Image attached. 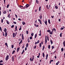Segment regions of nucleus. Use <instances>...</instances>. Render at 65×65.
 Segmentation results:
<instances>
[{"label": "nucleus", "instance_id": "obj_1", "mask_svg": "<svg viewBox=\"0 0 65 65\" xmlns=\"http://www.w3.org/2000/svg\"><path fill=\"white\" fill-rule=\"evenodd\" d=\"M34 56H32V59L31 58H30V61L31 62H32V61H33V60H34Z\"/></svg>", "mask_w": 65, "mask_h": 65}, {"label": "nucleus", "instance_id": "obj_2", "mask_svg": "<svg viewBox=\"0 0 65 65\" xmlns=\"http://www.w3.org/2000/svg\"><path fill=\"white\" fill-rule=\"evenodd\" d=\"M42 14H41V13L40 14L39 16V17L40 19L41 20L42 19Z\"/></svg>", "mask_w": 65, "mask_h": 65}, {"label": "nucleus", "instance_id": "obj_3", "mask_svg": "<svg viewBox=\"0 0 65 65\" xmlns=\"http://www.w3.org/2000/svg\"><path fill=\"white\" fill-rule=\"evenodd\" d=\"M17 34H15V33H13V38H14L15 36H16L17 35Z\"/></svg>", "mask_w": 65, "mask_h": 65}, {"label": "nucleus", "instance_id": "obj_4", "mask_svg": "<svg viewBox=\"0 0 65 65\" xmlns=\"http://www.w3.org/2000/svg\"><path fill=\"white\" fill-rule=\"evenodd\" d=\"M11 59L12 61L13 62H14V56H12L11 58Z\"/></svg>", "mask_w": 65, "mask_h": 65}, {"label": "nucleus", "instance_id": "obj_5", "mask_svg": "<svg viewBox=\"0 0 65 65\" xmlns=\"http://www.w3.org/2000/svg\"><path fill=\"white\" fill-rule=\"evenodd\" d=\"M9 58V56L8 55H7L6 58V61H7L8 60V59Z\"/></svg>", "mask_w": 65, "mask_h": 65}, {"label": "nucleus", "instance_id": "obj_6", "mask_svg": "<svg viewBox=\"0 0 65 65\" xmlns=\"http://www.w3.org/2000/svg\"><path fill=\"white\" fill-rule=\"evenodd\" d=\"M46 43H47V39L46 38V36H45V44H46Z\"/></svg>", "mask_w": 65, "mask_h": 65}, {"label": "nucleus", "instance_id": "obj_7", "mask_svg": "<svg viewBox=\"0 0 65 65\" xmlns=\"http://www.w3.org/2000/svg\"><path fill=\"white\" fill-rule=\"evenodd\" d=\"M38 21L39 22H40V24H41V25H42V22H41V20L40 19H38Z\"/></svg>", "mask_w": 65, "mask_h": 65}, {"label": "nucleus", "instance_id": "obj_8", "mask_svg": "<svg viewBox=\"0 0 65 65\" xmlns=\"http://www.w3.org/2000/svg\"><path fill=\"white\" fill-rule=\"evenodd\" d=\"M56 29H55V28H53L52 29V32H53V31H54V32H56Z\"/></svg>", "mask_w": 65, "mask_h": 65}, {"label": "nucleus", "instance_id": "obj_9", "mask_svg": "<svg viewBox=\"0 0 65 65\" xmlns=\"http://www.w3.org/2000/svg\"><path fill=\"white\" fill-rule=\"evenodd\" d=\"M44 23L46 25V26H47V20H46V21H45Z\"/></svg>", "mask_w": 65, "mask_h": 65}, {"label": "nucleus", "instance_id": "obj_10", "mask_svg": "<svg viewBox=\"0 0 65 65\" xmlns=\"http://www.w3.org/2000/svg\"><path fill=\"white\" fill-rule=\"evenodd\" d=\"M39 42H40V41H39V40H38L37 42H35V44H37V43H39Z\"/></svg>", "mask_w": 65, "mask_h": 65}, {"label": "nucleus", "instance_id": "obj_11", "mask_svg": "<svg viewBox=\"0 0 65 65\" xmlns=\"http://www.w3.org/2000/svg\"><path fill=\"white\" fill-rule=\"evenodd\" d=\"M41 35V30H40V34L39 35V36H40Z\"/></svg>", "mask_w": 65, "mask_h": 65}, {"label": "nucleus", "instance_id": "obj_12", "mask_svg": "<svg viewBox=\"0 0 65 65\" xmlns=\"http://www.w3.org/2000/svg\"><path fill=\"white\" fill-rule=\"evenodd\" d=\"M37 33H36L35 35V38H36L37 37Z\"/></svg>", "mask_w": 65, "mask_h": 65}, {"label": "nucleus", "instance_id": "obj_13", "mask_svg": "<svg viewBox=\"0 0 65 65\" xmlns=\"http://www.w3.org/2000/svg\"><path fill=\"white\" fill-rule=\"evenodd\" d=\"M4 31L5 32V33L7 31V29L6 28H5L4 30Z\"/></svg>", "mask_w": 65, "mask_h": 65}, {"label": "nucleus", "instance_id": "obj_14", "mask_svg": "<svg viewBox=\"0 0 65 65\" xmlns=\"http://www.w3.org/2000/svg\"><path fill=\"white\" fill-rule=\"evenodd\" d=\"M46 7L47 9H50V8H49V7H48V5H46Z\"/></svg>", "mask_w": 65, "mask_h": 65}, {"label": "nucleus", "instance_id": "obj_15", "mask_svg": "<svg viewBox=\"0 0 65 65\" xmlns=\"http://www.w3.org/2000/svg\"><path fill=\"white\" fill-rule=\"evenodd\" d=\"M22 39L24 40V35H23V34H22Z\"/></svg>", "mask_w": 65, "mask_h": 65}, {"label": "nucleus", "instance_id": "obj_16", "mask_svg": "<svg viewBox=\"0 0 65 65\" xmlns=\"http://www.w3.org/2000/svg\"><path fill=\"white\" fill-rule=\"evenodd\" d=\"M48 22L49 24H51V21H50V19H48Z\"/></svg>", "mask_w": 65, "mask_h": 65}, {"label": "nucleus", "instance_id": "obj_17", "mask_svg": "<svg viewBox=\"0 0 65 65\" xmlns=\"http://www.w3.org/2000/svg\"><path fill=\"white\" fill-rule=\"evenodd\" d=\"M25 6H26V7H27H27H29V5L28 4H27Z\"/></svg>", "mask_w": 65, "mask_h": 65}, {"label": "nucleus", "instance_id": "obj_18", "mask_svg": "<svg viewBox=\"0 0 65 65\" xmlns=\"http://www.w3.org/2000/svg\"><path fill=\"white\" fill-rule=\"evenodd\" d=\"M27 40L28 41V42H30V39L29 38V37H28Z\"/></svg>", "mask_w": 65, "mask_h": 65}, {"label": "nucleus", "instance_id": "obj_19", "mask_svg": "<svg viewBox=\"0 0 65 65\" xmlns=\"http://www.w3.org/2000/svg\"><path fill=\"white\" fill-rule=\"evenodd\" d=\"M19 50H20V48H19V47H18L17 49V52H18L19 51Z\"/></svg>", "mask_w": 65, "mask_h": 65}, {"label": "nucleus", "instance_id": "obj_20", "mask_svg": "<svg viewBox=\"0 0 65 65\" xmlns=\"http://www.w3.org/2000/svg\"><path fill=\"white\" fill-rule=\"evenodd\" d=\"M53 32L52 31H51L50 32H49L50 34H51V35H52L53 34Z\"/></svg>", "mask_w": 65, "mask_h": 65}, {"label": "nucleus", "instance_id": "obj_21", "mask_svg": "<svg viewBox=\"0 0 65 65\" xmlns=\"http://www.w3.org/2000/svg\"><path fill=\"white\" fill-rule=\"evenodd\" d=\"M7 17L8 18H10V13L9 14Z\"/></svg>", "mask_w": 65, "mask_h": 65}, {"label": "nucleus", "instance_id": "obj_22", "mask_svg": "<svg viewBox=\"0 0 65 65\" xmlns=\"http://www.w3.org/2000/svg\"><path fill=\"white\" fill-rule=\"evenodd\" d=\"M59 63H60V61H58V62L56 63V65H58V64H59Z\"/></svg>", "mask_w": 65, "mask_h": 65}, {"label": "nucleus", "instance_id": "obj_23", "mask_svg": "<svg viewBox=\"0 0 65 65\" xmlns=\"http://www.w3.org/2000/svg\"><path fill=\"white\" fill-rule=\"evenodd\" d=\"M36 3L37 4H38L39 3V1H38L37 0H36Z\"/></svg>", "mask_w": 65, "mask_h": 65}, {"label": "nucleus", "instance_id": "obj_24", "mask_svg": "<svg viewBox=\"0 0 65 65\" xmlns=\"http://www.w3.org/2000/svg\"><path fill=\"white\" fill-rule=\"evenodd\" d=\"M5 33V36H6H6H7V33L6 32Z\"/></svg>", "mask_w": 65, "mask_h": 65}, {"label": "nucleus", "instance_id": "obj_25", "mask_svg": "<svg viewBox=\"0 0 65 65\" xmlns=\"http://www.w3.org/2000/svg\"><path fill=\"white\" fill-rule=\"evenodd\" d=\"M22 24L23 25H26V23H25V22H22Z\"/></svg>", "mask_w": 65, "mask_h": 65}, {"label": "nucleus", "instance_id": "obj_26", "mask_svg": "<svg viewBox=\"0 0 65 65\" xmlns=\"http://www.w3.org/2000/svg\"><path fill=\"white\" fill-rule=\"evenodd\" d=\"M42 56H43V58H44V56H45V55H44V53H43Z\"/></svg>", "mask_w": 65, "mask_h": 65}, {"label": "nucleus", "instance_id": "obj_27", "mask_svg": "<svg viewBox=\"0 0 65 65\" xmlns=\"http://www.w3.org/2000/svg\"><path fill=\"white\" fill-rule=\"evenodd\" d=\"M28 45H29V44H28V43H27L26 45V47L27 48L28 47Z\"/></svg>", "mask_w": 65, "mask_h": 65}, {"label": "nucleus", "instance_id": "obj_28", "mask_svg": "<svg viewBox=\"0 0 65 65\" xmlns=\"http://www.w3.org/2000/svg\"><path fill=\"white\" fill-rule=\"evenodd\" d=\"M6 21H7L6 22L7 24H8L9 25V21H8V20H6Z\"/></svg>", "mask_w": 65, "mask_h": 65}, {"label": "nucleus", "instance_id": "obj_29", "mask_svg": "<svg viewBox=\"0 0 65 65\" xmlns=\"http://www.w3.org/2000/svg\"><path fill=\"white\" fill-rule=\"evenodd\" d=\"M25 8H27V7H26V6L24 7L23 8V9H25Z\"/></svg>", "mask_w": 65, "mask_h": 65}, {"label": "nucleus", "instance_id": "obj_30", "mask_svg": "<svg viewBox=\"0 0 65 65\" xmlns=\"http://www.w3.org/2000/svg\"><path fill=\"white\" fill-rule=\"evenodd\" d=\"M39 46L40 48H41V43H39Z\"/></svg>", "mask_w": 65, "mask_h": 65}, {"label": "nucleus", "instance_id": "obj_31", "mask_svg": "<svg viewBox=\"0 0 65 65\" xmlns=\"http://www.w3.org/2000/svg\"><path fill=\"white\" fill-rule=\"evenodd\" d=\"M4 14H6V11H4L3 12Z\"/></svg>", "mask_w": 65, "mask_h": 65}, {"label": "nucleus", "instance_id": "obj_32", "mask_svg": "<svg viewBox=\"0 0 65 65\" xmlns=\"http://www.w3.org/2000/svg\"><path fill=\"white\" fill-rule=\"evenodd\" d=\"M64 51V49H63V48H61V52H63V51Z\"/></svg>", "mask_w": 65, "mask_h": 65}, {"label": "nucleus", "instance_id": "obj_33", "mask_svg": "<svg viewBox=\"0 0 65 65\" xmlns=\"http://www.w3.org/2000/svg\"><path fill=\"white\" fill-rule=\"evenodd\" d=\"M63 45L64 46H65V41H64L63 42Z\"/></svg>", "mask_w": 65, "mask_h": 65}, {"label": "nucleus", "instance_id": "obj_34", "mask_svg": "<svg viewBox=\"0 0 65 65\" xmlns=\"http://www.w3.org/2000/svg\"><path fill=\"white\" fill-rule=\"evenodd\" d=\"M41 6H40V7H39V11H40V10H41Z\"/></svg>", "mask_w": 65, "mask_h": 65}, {"label": "nucleus", "instance_id": "obj_35", "mask_svg": "<svg viewBox=\"0 0 65 65\" xmlns=\"http://www.w3.org/2000/svg\"><path fill=\"white\" fill-rule=\"evenodd\" d=\"M52 50H53V49H54V48H55V47L54 46H52Z\"/></svg>", "mask_w": 65, "mask_h": 65}, {"label": "nucleus", "instance_id": "obj_36", "mask_svg": "<svg viewBox=\"0 0 65 65\" xmlns=\"http://www.w3.org/2000/svg\"><path fill=\"white\" fill-rule=\"evenodd\" d=\"M55 7L56 9H58V7L57 6H55Z\"/></svg>", "mask_w": 65, "mask_h": 65}, {"label": "nucleus", "instance_id": "obj_37", "mask_svg": "<svg viewBox=\"0 0 65 65\" xmlns=\"http://www.w3.org/2000/svg\"><path fill=\"white\" fill-rule=\"evenodd\" d=\"M34 25L36 27H38V25H36V24H35Z\"/></svg>", "mask_w": 65, "mask_h": 65}, {"label": "nucleus", "instance_id": "obj_38", "mask_svg": "<svg viewBox=\"0 0 65 65\" xmlns=\"http://www.w3.org/2000/svg\"><path fill=\"white\" fill-rule=\"evenodd\" d=\"M45 47L44 46H43V48L42 49V51H43V50H44V49Z\"/></svg>", "mask_w": 65, "mask_h": 65}, {"label": "nucleus", "instance_id": "obj_39", "mask_svg": "<svg viewBox=\"0 0 65 65\" xmlns=\"http://www.w3.org/2000/svg\"><path fill=\"white\" fill-rule=\"evenodd\" d=\"M51 31L50 30H47V32H49V33H50Z\"/></svg>", "mask_w": 65, "mask_h": 65}, {"label": "nucleus", "instance_id": "obj_40", "mask_svg": "<svg viewBox=\"0 0 65 65\" xmlns=\"http://www.w3.org/2000/svg\"><path fill=\"white\" fill-rule=\"evenodd\" d=\"M15 50H14L13 51V52H12V54H14V53H15Z\"/></svg>", "mask_w": 65, "mask_h": 65}, {"label": "nucleus", "instance_id": "obj_41", "mask_svg": "<svg viewBox=\"0 0 65 65\" xmlns=\"http://www.w3.org/2000/svg\"><path fill=\"white\" fill-rule=\"evenodd\" d=\"M26 34H28V33H29V31L28 30H26Z\"/></svg>", "mask_w": 65, "mask_h": 65}, {"label": "nucleus", "instance_id": "obj_42", "mask_svg": "<svg viewBox=\"0 0 65 65\" xmlns=\"http://www.w3.org/2000/svg\"><path fill=\"white\" fill-rule=\"evenodd\" d=\"M50 42H51V44H53V41H52L51 39L50 40Z\"/></svg>", "mask_w": 65, "mask_h": 65}, {"label": "nucleus", "instance_id": "obj_43", "mask_svg": "<svg viewBox=\"0 0 65 65\" xmlns=\"http://www.w3.org/2000/svg\"><path fill=\"white\" fill-rule=\"evenodd\" d=\"M62 33H60V37H62Z\"/></svg>", "mask_w": 65, "mask_h": 65}, {"label": "nucleus", "instance_id": "obj_44", "mask_svg": "<svg viewBox=\"0 0 65 65\" xmlns=\"http://www.w3.org/2000/svg\"><path fill=\"white\" fill-rule=\"evenodd\" d=\"M50 47H51V46H50V45H48V48H49V49H50Z\"/></svg>", "mask_w": 65, "mask_h": 65}, {"label": "nucleus", "instance_id": "obj_45", "mask_svg": "<svg viewBox=\"0 0 65 65\" xmlns=\"http://www.w3.org/2000/svg\"><path fill=\"white\" fill-rule=\"evenodd\" d=\"M9 4H8L7 5V8H8V7H9Z\"/></svg>", "mask_w": 65, "mask_h": 65}, {"label": "nucleus", "instance_id": "obj_46", "mask_svg": "<svg viewBox=\"0 0 65 65\" xmlns=\"http://www.w3.org/2000/svg\"><path fill=\"white\" fill-rule=\"evenodd\" d=\"M22 42V40H21V41H20V42L19 43V44H20Z\"/></svg>", "mask_w": 65, "mask_h": 65}, {"label": "nucleus", "instance_id": "obj_47", "mask_svg": "<svg viewBox=\"0 0 65 65\" xmlns=\"http://www.w3.org/2000/svg\"><path fill=\"white\" fill-rule=\"evenodd\" d=\"M31 36H33V35H34V33H32V34H31Z\"/></svg>", "mask_w": 65, "mask_h": 65}, {"label": "nucleus", "instance_id": "obj_48", "mask_svg": "<svg viewBox=\"0 0 65 65\" xmlns=\"http://www.w3.org/2000/svg\"><path fill=\"white\" fill-rule=\"evenodd\" d=\"M13 24H17V23L16 22L13 21Z\"/></svg>", "mask_w": 65, "mask_h": 65}, {"label": "nucleus", "instance_id": "obj_49", "mask_svg": "<svg viewBox=\"0 0 65 65\" xmlns=\"http://www.w3.org/2000/svg\"><path fill=\"white\" fill-rule=\"evenodd\" d=\"M63 29H64V28H63V27H61L60 28V30H63Z\"/></svg>", "mask_w": 65, "mask_h": 65}, {"label": "nucleus", "instance_id": "obj_50", "mask_svg": "<svg viewBox=\"0 0 65 65\" xmlns=\"http://www.w3.org/2000/svg\"><path fill=\"white\" fill-rule=\"evenodd\" d=\"M0 30H1V32H2V28L0 26Z\"/></svg>", "mask_w": 65, "mask_h": 65}, {"label": "nucleus", "instance_id": "obj_51", "mask_svg": "<svg viewBox=\"0 0 65 65\" xmlns=\"http://www.w3.org/2000/svg\"><path fill=\"white\" fill-rule=\"evenodd\" d=\"M11 46L12 48H13V45H12Z\"/></svg>", "mask_w": 65, "mask_h": 65}, {"label": "nucleus", "instance_id": "obj_52", "mask_svg": "<svg viewBox=\"0 0 65 65\" xmlns=\"http://www.w3.org/2000/svg\"><path fill=\"white\" fill-rule=\"evenodd\" d=\"M2 62H3V60H2L0 61V63H2Z\"/></svg>", "mask_w": 65, "mask_h": 65}, {"label": "nucleus", "instance_id": "obj_53", "mask_svg": "<svg viewBox=\"0 0 65 65\" xmlns=\"http://www.w3.org/2000/svg\"><path fill=\"white\" fill-rule=\"evenodd\" d=\"M14 56L15 58H17V54H15Z\"/></svg>", "mask_w": 65, "mask_h": 65}, {"label": "nucleus", "instance_id": "obj_54", "mask_svg": "<svg viewBox=\"0 0 65 65\" xmlns=\"http://www.w3.org/2000/svg\"><path fill=\"white\" fill-rule=\"evenodd\" d=\"M15 30H17V26H15Z\"/></svg>", "mask_w": 65, "mask_h": 65}, {"label": "nucleus", "instance_id": "obj_55", "mask_svg": "<svg viewBox=\"0 0 65 65\" xmlns=\"http://www.w3.org/2000/svg\"><path fill=\"white\" fill-rule=\"evenodd\" d=\"M30 40H31L32 39V37L31 36L30 37Z\"/></svg>", "mask_w": 65, "mask_h": 65}, {"label": "nucleus", "instance_id": "obj_56", "mask_svg": "<svg viewBox=\"0 0 65 65\" xmlns=\"http://www.w3.org/2000/svg\"><path fill=\"white\" fill-rule=\"evenodd\" d=\"M3 22V19H1V22L2 23Z\"/></svg>", "mask_w": 65, "mask_h": 65}, {"label": "nucleus", "instance_id": "obj_57", "mask_svg": "<svg viewBox=\"0 0 65 65\" xmlns=\"http://www.w3.org/2000/svg\"><path fill=\"white\" fill-rule=\"evenodd\" d=\"M47 40L49 41V39H48V36H47Z\"/></svg>", "mask_w": 65, "mask_h": 65}, {"label": "nucleus", "instance_id": "obj_58", "mask_svg": "<svg viewBox=\"0 0 65 65\" xmlns=\"http://www.w3.org/2000/svg\"><path fill=\"white\" fill-rule=\"evenodd\" d=\"M36 46H35L34 47V49H35V48H36Z\"/></svg>", "mask_w": 65, "mask_h": 65}, {"label": "nucleus", "instance_id": "obj_59", "mask_svg": "<svg viewBox=\"0 0 65 65\" xmlns=\"http://www.w3.org/2000/svg\"><path fill=\"white\" fill-rule=\"evenodd\" d=\"M51 17L52 19H53V18L54 17V16L53 15L52 16H51Z\"/></svg>", "mask_w": 65, "mask_h": 65}, {"label": "nucleus", "instance_id": "obj_60", "mask_svg": "<svg viewBox=\"0 0 65 65\" xmlns=\"http://www.w3.org/2000/svg\"><path fill=\"white\" fill-rule=\"evenodd\" d=\"M14 27V25H12L11 26V28H13Z\"/></svg>", "mask_w": 65, "mask_h": 65}, {"label": "nucleus", "instance_id": "obj_61", "mask_svg": "<svg viewBox=\"0 0 65 65\" xmlns=\"http://www.w3.org/2000/svg\"><path fill=\"white\" fill-rule=\"evenodd\" d=\"M5 45L6 46L7 45H8L7 44V43H5Z\"/></svg>", "mask_w": 65, "mask_h": 65}, {"label": "nucleus", "instance_id": "obj_62", "mask_svg": "<svg viewBox=\"0 0 65 65\" xmlns=\"http://www.w3.org/2000/svg\"><path fill=\"white\" fill-rule=\"evenodd\" d=\"M27 48H26V47H25V51H27Z\"/></svg>", "mask_w": 65, "mask_h": 65}, {"label": "nucleus", "instance_id": "obj_63", "mask_svg": "<svg viewBox=\"0 0 65 65\" xmlns=\"http://www.w3.org/2000/svg\"><path fill=\"white\" fill-rule=\"evenodd\" d=\"M4 4H5V1H6V0H4Z\"/></svg>", "mask_w": 65, "mask_h": 65}, {"label": "nucleus", "instance_id": "obj_64", "mask_svg": "<svg viewBox=\"0 0 65 65\" xmlns=\"http://www.w3.org/2000/svg\"><path fill=\"white\" fill-rule=\"evenodd\" d=\"M18 20H19V21H22L21 20V19H20V18H19V19H18Z\"/></svg>", "mask_w": 65, "mask_h": 65}]
</instances>
